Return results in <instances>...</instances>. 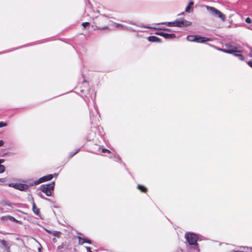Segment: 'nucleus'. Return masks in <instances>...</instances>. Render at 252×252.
Here are the masks:
<instances>
[{
  "label": "nucleus",
  "mask_w": 252,
  "mask_h": 252,
  "mask_svg": "<svg viewBox=\"0 0 252 252\" xmlns=\"http://www.w3.org/2000/svg\"><path fill=\"white\" fill-rule=\"evenodd\" d=\"M61 232L60 231H52V235L55 237H60V235H61Z\"/></svg>",
  "instance_id": "17"
},
{
  "label": "nucleus",
  "mask_w": 252,
  "mask_h": 252,
  "mask_svg": "<svg viewBox=\"0 0 252 252\" xmlns=\"http://www.w3.org/2000/svg\"><path fill=\"white\" fill-rule=\"evenodd\" d=\"M138 26L141 28H146V29H153L154 28L153 27H152L150 26H144L143 24H140V25H138Z\"/></svg>",
  "instance_id": "20"
},
{
  "label": "nucleus",
  "mask_w": 252,
  "mask_h": 252,
  "mask_svg": "<svg viewBox=\"0 0 252 252\" xmlns=\"http://www.w3.org/2000/svg\"><path fill=\"white\" fill-rule=\"evenodd\" d=\"M148 40L151 42H159L160 39L156 36H150L148 37Z\"/></svg>",
  "instance_id": "10"
},
{
  "label": "nucleus",
  "mask_w": 252,
  "mask_h": 252,
  "mask_svg": "<svg viewBox=\"0 0 252 252\" xmlns=\"http://www.w3.org/2000/svg\"><path fill=\"white\" fill-rule=\"evenodd\" d=\"M0 182H3V183L5 182V179H4V178H0Z\"/></svg>",
  "instance_id": "31"
},
{
  "label": "nucleus",
  "mask_w": 252,
  "mask_h": 252,
  "mask_svg": "<svg viewBox=\"0 0 252 252\" xmlns=\"http://www.w3.org/2000/svg\"><path fill=\"white\" fill-rule=\"evenodd\" d=\"M5 161L4 159H0V173H2L5 171V168L1 163H4Z\"/></svg>",
  "instance_id": "11"
},
{
  "label": "nucleus",
  "mask_w": 252,
  "mask_h": 252,
  "mask_svg": "<svg viewBox=\"0 0 252 252\" xmlns=\"http://www.w3.org/2000/svg\"><path fill=\"white\" fill-rule=\"evenodd\" d=\"M3 141L2 140H0V147L2 146L3 145Z\"/></svg>",
  "instance_id": "33"
},
{
  "label": "nucleus",
  "mask_w": 252,
  "mask_h": 252,
  "mask_svg": "<svg viewBox=\"0 0 252 252\" xmlns=\"http://www.w3.org/2000/svg\"><path fill=\"white\" fill-rule=\"evenodd\" d=\"M7 126V124L2 122H0V127H2L4 126Z\"/></svg>",
  "instance_id": "22"
},
{
  "label": "nucleus",
  "mask_w": 252,
  "mask_h": 252,
  "mask_svg": "<svg viewBox=\"0 0 252 252\" xmlns=\"http://www.w3.org/2000/svg\"><path fill=\"white\" fill-rule=\"evenodd\" d=\"M193 2L190 1L189 3V4L186 7V9H185L186 11L189 12L191 6L193 5Z\"/></svg>",
  "instance_id": "18"
},
{
  "label": "nucleus",
  "mask_w": 252,
  "mask_h": 252,
  "mask_svg": "<svg viewBox=\"0 0 252 252\" xmlns=\"http://www.w3.org/2000/svg\"><path fill=\"white\" fill-rule=\"evenodd\" d=\"M53 241H54V242H55V241H56V239H53Z\"/></svg>",
  "instance_id": "37"
},
{
  "label": "nucleus",
  "mask_w": 252,
  "mask_h": 252,
  "mask_svg": "<svg viewBox=\"0 0 252 252\" xmlns=\"http://www.w3.org/2000/svg\"><path fill=\"white\" fill-rule=\"evenodd\" d=\"M45 231H46L47 232H48V233H49V234H52V231H53L49 230H48V229H45Z\"/></svg>",
  "instance_id": "30"
},
{
  "label": "nucleus",
  "mask_w": 252,
  "mask_h": 252,
  "mask_svg": "<svg viewBox=\"0 0 252 252\" xmlns=\"http://www.w3.org/2000/svg\"><path fill=\"white\" fill-rule=\"evenodd\" d=\"M248 64H249L251 67H252V61H249V62H248Z\"/></svg>",
  "instance_id": "32"
},
{
  "label": "nucleus",
  "mask_w": 252,
  "mask_h": 252,
  "mask_svg": "<svg viewBox=\"0 0 252 252\" xmlns=\"http://www.w3.org/2000/svg\"><path fill=\"white\" fill-rule=\"evenodd\" d=\"M8 186L21 191L26 190L29 188L27 185L21 183H10Z\"/></svg>",
  "instance_id": "6"
},
{
  "label": "nucleus",
  "mask_w": 252,
  "mask_h": 252,
  "mask_svg": "<svg viewBox=\"0 0 252 252\" xmlns=\"http://www.w3.org/2000/svg\"><path fill=\"white\" fill-rule=\"evenodd\" d=\"M166 24L168 27H178L180 28L187 27L191 25V22L183 18H179L173 22H166Z\"/></svg>",
  "instance_id": "2"
},
{
  "label": "nucleus",
  "mask_w": 252,
  "mask_h": 252,
  "mask_svg": "<svg viewBox=\"0 0 252 252\" xmlns=\"http://www.w3.org/2000/svg\"><path fill=\"white\" fill-rule=\"evenodd\" d=\"M0 247L3 248H8V243L4 240H1L0 239Z\"/></svg>",
  "instance_id": "12"
},
{
  "label": "nucleus",
  "mask_w": 252,
  "mask_h": 252,
  "mask_svg": "<svg viewBox=\"0 0 252 252\" xmlns=\"http://www.w3.org/2000/svg\"><path fill=\"white\" fill-rule=\"evenodd\" d=\"M107 28V27H104L99 28V30H105V29H106Z\"/></svg>",
  "instance_id": "34"
},
{
  "label": "nucleus",
  "mask_w": 252,
  "mask_h": 252,
  "mask_svg": "<svg viewBox=\"0 0 252 252\" xmlns=\"http://www.w3.org/2000/svg\"><path fill=\"white\" fill-rule=\"evenodd\" d=\"M114 25L116 28H119V29H123L125 28V27L124 25L120 24L115 23Z\"/></svg>",
  "instance_id": "19"
},
{
  "label": "nucleus",
  "mask_w": 252,
  "mask_h": 252,
  "mask_svg": "<svg viewBox=\"0 0 252 252\" xmlns=\"http://www.w3.org/2000/svg\"><path fill=\"white\" fill-rule=\"evenodd\" d=\"M55 182H52L49 184L43 185L40 186V189L44 192L47 196H51L52 195V192L54 190Z\"/></svg>",
  "instance_id": "3"
},
{
  "label": "nucleus",
  "mask_w": 252,
  "mask_h": 252,
  "mask_svg": "<svg viewBox=\"0 0 252 252\" xmlns=\"http://www.w3.org/2000/svg\"><path fill=\"white\" fill-rule=\"evenodd\" d=\"M117 158L119 160L120 158V157L119 156H117Z\"/></svg>",
  "instance_id": "36"
},
{
  "label": "nucleus",
  "mask_w": 252,
  "mask_h": 252,
  "mask_svg": "<svg viewBox=\"0 0 252 252\" xmlns=\"http://www.w3.org/2000/svg\"><path fill=\"white\" fill-rule=\"evenodd\" d=\"M102 152L103 153H110V151L109 150H107V149H105V148L102 149Z\"/></svg>",
  "instance_id": "25"
},
{
  "label": "nucleus",
  "mask_w": 252,
  "mask_h": 252,
  "mask_svg": "<svg viewBox=\"0 0 252 252\" xmlns=\"http://www.w3.org/2000/svg\"><path fill=\"white\" fill-rule=\"evenodd\" d=\"M82 26L84 27H86L89 25V23L88 22H84L82 24Z\"/></svg>",
  "instance_id": "27"
},
{
  "label": "nucleus",
  "mask_w": 252,
  "mask_h": 252,
  "mask_svg": "<svg viewBox=\"0 0 252 252\" xmlns=\"http://www.w3.org/2000/svg\"><path fill=\"white\" fill-rule=\"evenodd\" d=\"M78 239H79L78 243L79 245H82L84 244L85 243H87L90 244H91L92 243L91 240H90L87 238H82L80 236H78Z\"/></svg>",
  "instance_id": "9"
},
{
  "label": "nucleus",
  "mask_w": 252,
  "mask_h": 252,
  "mask_svg": "<svg viewBox=\"0 0 252 252\" xmlns=\"http://www.w3.org/2000/svg\"><path fill=\"white\" fill-rule=\"evenodd\" d=\"M38 195L39 196H40L41 198H43V199H47L44 196V195L41 193H39L38 194Z\"/></svg>",
  "instance_id": "28"
},
{
  "label": "nucleus",
  "mask_w": 252,
  "mask_h": 252,
  "mask_svg": "<svg viewBox=\"0 0 252 252\" xmlns=\"http://www.w3.org/2000/svg\"><path fill=\"white\" fill-rule=\"evenodd\" d=\"M32 211L35 215H39V209L36 206L34 202L32 203Z\"/></svg>",
  "instance_id": "13"
},
{
  "label": "nucleus",
  "mask_w": 252,
  "mask_h": 252,
  "mask_svg": "<svg viewBox=\"0 0 252 252\" xmlns=\"http://www.w3.org/2000/svg\"><path fill=\"white\" fill-rule=\"evenodd\" d=\"M137 189L142 192H146L147 190V189L145 187L140 185L137 186Z\"/></svg>",
  "instance_id": "15"
},
{
  "label": "nucleus",
  "mask_w": 252,
  "mask_h": 252,
  "mask_svg": "<svg viewBox=\"0 0 252 252\" xmlns=\"http://www.w3.org/2000/svg\"><path fill=\"white\" fill-rule=\"evenodd\" d=\"M161 35L166 38H171L175 37V34H168L166 33H162Z\"/></svg>",
  "instance_id": "14"
},
{
  "label": "nucleus",
  "mask_w": 252,
  "mask_h": 252,
  "mask_svg": "<svg viewBox=\"0 0 252 252\" xmlns=\"http://www.w3.org/2000/svg\"><path fill=\"white\" fill-rule=\"evenodd\" d=\"M5 218H8L9 220L13 221H15V222L17 221V220L14 217L10 216H7L6 217H3L1 218V219L3 220Z\"/></svg>",
  "instance_id": "16"
},
{
  "label": "nucleus",
  "mask_w": 252,
  "mask_h": 252,
  "mask_svg": "<svg viewBox=\"0 0 252 252\" xmlns=\"http://www.w3.org/2000/svg\"><path fill=\"white\" fill-rule=\"evenodd\" d=\"M185 238L190 245H196L198 236L193 233H187L185 235Z\"/></svg>",
  "instance_id": "5"
},
{
  "label": "nucleus",
  "mask_w": 252,
  "mask_h": 252,
  "mask_svg": "<svg viewBox=\"0 0 252 252\" xmlns=\"http://www.w3.org/2000/svg\"><path fill=\"white\" fill-rule=\"evenodd\" d=\"M225 26H228L229 25L227 24L225 25Z\"/></svg>",
  "instance_id": "38"
},
{
  "label": "nucleus",
  "mask_w": 252,
  "mask_h": 252,
  "mask_svg": "<svg viewBox=\"0 0 252 252\" xmlns=\"http://www.w3.org/2000/svg\"><path fill=\"white\" fill-rule=\"evenodd\" d=\"M79 150H80V149H78L76 150V151L74 152V153H71L70 155V157L71 158L73 156H74L75 155H76L79 151Z\"/></svg>",
  "instance_id": "21"
},
{
  "label": "nucleus",
  "mask_w": 252,
  "mask_h": 252,
  "mask_svg": "<svg viewBox=\"0 0 252 252\" xmlns=\"http://www.w3.org/2000/svg\"><path fill=\"white\" fill-rule=\"evenodd\" d=\"M53 177V175L52 174H49L47 176H43L38 180L34 182V185H37L41 183L45 182L51 180Z\"/></svg>",
  "instance_id": "8"
},
{
  "label": "nucleus",
  "mask_w": 252,
  "mask_h": 252,
  "mask_svg": "<svg viewBox=\"0 0 252 252\" xmlns=\"http://www.w3.org/2000/svg\"><path fill=\"white\" fill-rule=\"evenodd\" d=\"M187 39L190 42L195 41L198 43H204L211 40L209 38L201 37L198 35H188L187 37Z\"/></svg>",
  "instance_id": "4"
},
{
  "label": "nucleus",
  "mask_w": 252,
  "mask_h": 252,
  "mask_svg": "<svg viewBox=\"0 0 252 252\" xmlns=\"http://www.w3.org/2000/svg\"><path fill=\"white\" fill-rule=\"evenodd\" d=\"M220 20L224 22L226 20V17H219Z\"/></svg>",
  "instance_id": "24"
},
{
  "label": "nucleus",
  "mask_w": 252,
  "mask_h": 252,
  "mask_svg": "<svg viewBox=\"0 0 252 252\" xmlns=\"http://www.w3.org/2000/svg\"><path fill=\"white\" fill-rule=\"evenodd\" d=\"M225 46L227 47V49H219V50L224 53L232 54L235 56L238 57L239 59L241 61L244 60L243 55L241 54V51L239 49L238 47L230 44H226Z\"/></svg>",
  "instance_id": "1"
},
{
  "label": "nucleus",
  "mask_w": 252,
  "mask_h": 252,
  "mask_svg": "<svg viewBox=\"0 0 252 252\" xmlns=\"http://www.w3.org/2000/svg\"><path fill=\"white\" fill-rule=\"evenodd\" d=\"M34 240L36 241V242H37L38 243V244L39 245V247L38 248V251L39 252H41V249H42V247L40 245V244L39 243H38L36 240L34 239Z\"/></svg>",
  "instance_id": "23"
},
{
  "label": "nucleus",
  "mask_w": 252,
  "mask_h": 252,
  "mask_svg": "<svg viewBox=\"0 0 252 252\" xmlns=\"http://www.w3.org/2000/svg\"><path fill=\"white\" fill-rule=\"evenodd\" d=\"M63 248V244H61V245H59L58 247V250H61Z\"/></svg>",
  "instance_id": "29"
},
{
  "label": "nucleus",
  "mask_w": 252,
  "mask_h": 252,
  "mask_svg": "<svg viewBox=\"0 0 252 252\" xmlns=\"http://www.w3.org/2000/svg\"><path fill=\"white\" fill-rule=\"evenodd\" d=\"M245 21L247 23H252V20H251V19L249 17H248L247 18H246V20H245Z\"/></svg>",
  "instance_id": "26"
},
{
  "label": "nucleus",
  "mask_w": 252,
  "mask_h": 252,
  "mask_svg": "<svg viewBox=\"0 0 252 252\" xmlns=\"http://www.w3.org/2000/svg\"><path fill=\"white\" fill-rule=\"evenodd\" d=\"M205 7L206 8L207 10L208 11L210 14L217 16H223L219 10L215 7L209 6H206Z\"/></svg>",
  "instance_id": "7"
},
{
  "label": "nucleus",
  "mask_w": 252,
  "mask_h": 252,
  "mask_svg": "<svg viewBox=\"0 0 252 252\" xmlns=\"http://www.w3.org/2000/svg\"><path fill=\"white\" fill-rule=\"evenodd\" d=\"M249 56L251 57H252V49L251 50V51L249 53Z\"/></svg>",
  "instance_id": "35"
}]
</instances>
